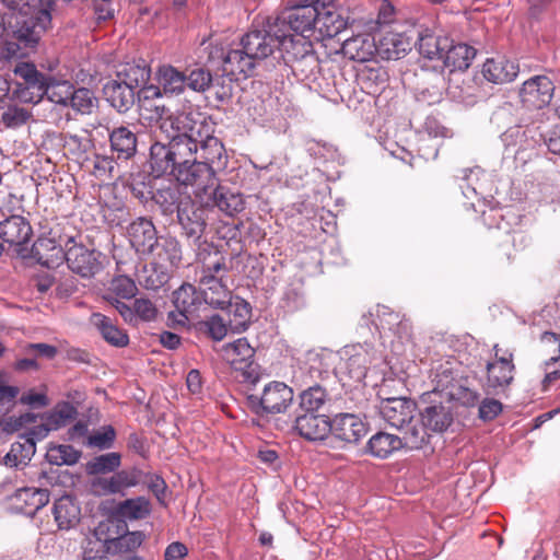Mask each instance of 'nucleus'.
<instances>
[{"label":"nucleus","instance_id":"a211bd4d","mask_svg":"<svg viewBox=\"0 0 560 560\" xmlns=\"http://www.w3.org/2000/svg\"><path fill=\"white\" fill-rule=\"evenodd\" d=\"M159 85L145 88V97L162 95H179L186 89V74L175 67L166 65L161 66L156 72Z\"/></svg>","mask_w":560,"mask_h":560},{"label":"nucleus","instance_id":"4468645a","mask_svg":"<svg viewBox=\"0 0 560 560\" xmlns=\"http://www.w3.org/2000/svg\"><path fill=\"white\" fill-rule=\"evenodd\" d=\"M22 16L23 20L19 22L20 26L15 31L16 38L25 47L32 48L50 26L51 13L49 8L45 7Z\"/></svg>","mask_w":560,"mask_h":560},{"label":"nucleus","instance_id":"864d4df0","mask_svg":"<svg viewBox=\"0 0 560 560\" xmlns=\"http://www.w3.org/2000/svg\"><path fill=\"white\" fill-rule=\"evenodd\" d=\"M158 257L167 261L172 267H177L182 261V248L179 242L172 236H161L155 246Z\"/></svg>","mask_w":560,"mask_h":560},{"label":"nucleus","instance_id":"69168bd1","mask_svg":"<svg viewBox=\"0 0 560 560\" xmlns=\"http://www.w3.org/2000/svg\"><path fill=\"white\" fill-rule=\"evenodd\" d=\"M228 305L231 307V312L234 314L235 328L238 330H245L250 317V304L243 299L236 298L234 302L230 301V304Z\"/></svg>","mask_w":560,"mask_h":560},{"label":"nucleus","instance_id":"49530a36","mask_svg":"<svg viewBox=\"0 0 560 560\" xmlns=\"http://www.w3.org/2000/svg\"><path fill=\"white\" fill-rule=\"evenodd\" d=\"M228 270L225 257L214 249L202 260L200 279H223Z\"/></svg>","mask_w":560,"mask_h":560},{"label":"nucleus","instance_id":"3c124183","mask_svg":"<svg viewBox=\"0 0 560 560\" xmlns=\"http://www.w3.org/2000/svg\"><path fill=\"white\" fill-rule=\"evenodd\" d=\"M97 98L94 93L86 88L75 89L72 84L70 100L68 105L80 114H91L97 106Z\"/></svg>","mask_w":560,"mask_h":560},{"label":"nucleus","instance_id":"c9c22d12","mask_svg":"<svg viewBox=\"0 0 560 560\" xmlns=\"http://www.w3.org/2000/svg\"><path fill=\"white\" fill-rule=\"evenodd\" d=\"M201 287V295L206 304L213 308L223 310L231 300V291L223 283L222 278L218 279H199Z\"/></svg>","mask_w":560,"mask_h":560},{"label":"nucleus","instance_id":"e2e57ef3","mask_svg":"<svg viewBox=\"0 0 560 560\" xmlns=\"http://www.w3.org/2000/svg\"><path fill=\"white\" fill-rule=\"evenodd\" d=\"M306 151L315 160L327 162L338 158L337 149L328 143L310 140L306 142Z\"/></svg>","mask_w":560,"mask_h":560},{"label":"nucleus","instance_id":"4be33fe9","mask_svg":"<svg viewBox=\"0 0 560 560\" xmlns=\"http://www.w3.org/2000/svg\"><path fill=\"white\" fill-rule=\"evenodd\" d=\"M129 242L139 255H150L160 237L151 220L138 218L127 229Z\"/></svg>","mask_w":560,"mask_h":560},{"label":"nucleus","instance_id":"7c9ffc66","mask_svg":"<svg viewBox=\"0 0 560 560\" xmlns=\"http://www.w3.org/2000/svg\"><path fill=\"white\" fill-rule=\"evenodd\" d=\"M52 514L58 528L68 530L79 524L81 509L73 497L66 494L55 501Z\"/></svg>","mask_w":560,"mask_h":560},{"label":"nucleus","instance_id":"9d476101","mask_svg":"<svg viewBox=\"0 0 560 560\" xmlns=\"http://www.w3.org/2000/svg\"><path fill=\"white\" fill-rule=\"evenodd\" d=\"M174 312H170L168 319L176 325L185 326L198 318V311L206 304L201 293L190 283L182 284L173 293Z\"/></svg>","mask_w":560,"mask_h":560},{"label":"nucleus","instance_id":"0eeeda50","mask_svg":"<svg viewBox=\"0 0 560 560\" xmlns=\"http://www.w3.org/2000/svg\"><path fill=\"white\" fill-rule=\"evenodd\" d=\"M220 357L235 372H238L244 382L255 384L258 381L257 364L254 362L255 349L247 338L242 337L221 347Z\"/></svg>","mask_w":560,"mask_h":560},{"label":"nucleus","instance_id":"680f3d73","mask_svg":"<svg viewBox=\"0 0 560 560\" xmlns=\"http://www.w3.org/2000/svg\"><path fill=\"white\" fill-rule=\"evenodd\" d=\"M117 159L113 155L95 154L93 160V174L102 179L113 178L116 175Z\"/></svg>","mask_w":560,"mask_h":560},{"label":"nucleus","instance_id":"4c0bfd02","mask_svg":"<svg viewBox=\"0 0 560 560\" xmlns=\"http://www.w3.org/2000/svg\"><path fill=\"white\" fill-rule=\"evenodd\" d=\"M412 44L408 36L401 33H387L378 43V51L386 59L397 60L411 50Z\"/></svg>","mask_w":560,"mask_h":560},{"label":"nucleus","instance_id":"f3484780","mask_svg":"<svg viewBox=\"0 0 560 560\" xmlns=\"http://www.w3.org/2000/svg\"><path fill=\"white\" fill-rule=\"evenodd\" d=\"M513 354L498 357L493 362L487 363V380L485 390L487 394H499L504 392L514 380Z\"/></svg>","mask_w":560,"mask_h":560},{"label":"nucleus","instance_id":"774afa93","mask_svg":"<svg viewBox=\"0 0 560 560\" xmlns=\"http://www.w3.org/2000/svg\"><path fill=\"white\" fill-rule=\"evenodd\" d=\"M133 314L136 317V325L139 322H152L158 316L156 306L149 299H136L133 302Z\"/></svg>","mask_w":560,"mask_h":560},{"label":"nucleus","instance_id":"bb28decb","mask_svg":"<svg viewBox=\"0 0 560 560\" xmlns=\"http://www.w3.org/2000/svg\"><path fill=\"white\" fill-rule=\"evenodd\" d=\"M483 78L494 84L510 83L520 72L518 63L504 57L489 58L482 66Z\"/></svg>","mask_w":560,"mask_h":560},{"label":"nucleus","instance_id":"cd10ccee","mask_svg":"<svg viewBox=\"0 0 560 560\" xmlns=\"http://www.w3.org/2000/svg\"><path fill=\"white\" fill-rule=\"evenodd\" d=\"M110 150L117 160H130L137 153V136L128 126L114 127L108 133Z\"/></svg>","mask_w":560,"mask_h":560},{"label":"nucleus","instance_id":"5701e85b","mask_svg":"<svg viewBox=\"0 0 560 560\" xmlns=\"http://www.w3.org/2000/svg\"><path fill=\"white\" fill-rule=\"evenodd\" d=\"M331 431L335 438L347 442L357 443L363 438L368 428L363 420L354 413H339L330 420Z\"/></svg>","mask_w":560,"mask_h":560},{"label":"nucleus","instance_id":"e433bc0d","mask_svg":"<svg viewBox=\"0 0 560 560\" xmlns=\"http://www.w3.org/2000/svg\"><path fill=\"white\" fill-rule=\"evenodd\" d=\"M150 75L151 70L144 60L124 63L117 71V79L135 91L144 88Z\"/></svg>","mask_w":560,"mask_h":560},{"label":"nucleus","instance_id":"9b49d317","mask_svg":"<svg viewBox=\"0 0 560 560\" xmlns=\"http://www.w3.org/2000/svg\"><path fill=\"white\" fill-rule=\"evenodd\" d=\"M501 140L506 152L525 161L530 158V152L540 144L542 133L535 126H513L502 133Z\"/></svg>","mask_w":560,"mask_h":560},{"label":"nucleus","instance_id":"412c9836","mask_svg":"<svg viewBox=\"0 0 560 560\" xmlns=\"http://www.w3.org/2000/svg\"><path fill=\"white\" fill-rule=\"evenodd\" d=\"M14 73L24 80L25 88L19 94V100L23 102L36 103L47 92L48 77L40 73L34 65L24 62L16 66Z\"/></svg>","mask_w":560,"mask_h":560},{"label":"nucleus","instance_id":"6e6d98bb","mask_svg":"<svg viewBox=\"0 0 560 560\" xmlns=\"http://www.w3.org/2000/svg\"><path fill=\"white\" fill-rule=\"evenodd\" d=\"M35 453V443L31 440H26L24 444L13 443L11 450L3 457V464L8 467H19L21 464H26V459H30V455Z\"/></svg>","mask_w":560,"mask_h":560},{"label":"nucleus","instance_id":"aec40b11","mask_svg":"<svg viewBox=\"0 0 560 560\" xmlns=\"http://www.w3.org/2000/svg\"><path fill=\"white\" fill-rule=\"evenodd\" d=\"M139 483V470H119L109 477H98L92 481V490L98 495L125 494V490Z\"/></svg>","mask_w":560,"mask_h":560},{"label":"nucleus","instance_id":"5fc2aeb1","mask_svg":"<svg viewBox=\"0 0 560 560\" xmlns=\"http://www.w3.org/2000/svg\"><path fill=\"white\" fill-rule=\"evenodd\" d=\"M327 392L319 385H314L300 394V407L305 412L316 413L327 401Z\"/></svg>","mask_w":560,"mask_h":560},{"label":"nucleus","instance_id":"2eb2a0df","mask_svg":"<svg viewBox=\"0 0 560 560\" xmlns=\"http://www.w3.org/2000/svg\"><path fill=\"white\" fill-rule=\"evenodd\" d=\"M553 92L555 85L548 77L536 75L523 83L520 97L525 106L540 109L549 105Z\"/></svg>","mask_w":560,"mask_h":560},{"label":"nucleus","instance_id":"473e14b6","mask_svg":"<svg viewBox=\"0 0 560 560\" xmlns=\"http://www.w3.org/2000/svg\"><path fill=\"white\" fill-rule=\"evenodd\" d=\"M377 49L369 34H359L342 42L341 51L345 57L354 61H369Z\"/></svg>","mask_w":560,"mask_h":560},{"label":"nucleus","instance_id":"37998d69","mask_svg":"<svg viewBox=\"0 0 560 560\" xmlns=\"http://www.w3.org/2000/svg\"><path fill=\"white\" fill-rule=\"evenodd\" d=\"M117 513L128 520H143L151 513L150 501L144 497L127 499L117 505Z\"/></svg>","mask_w":560,"mask_h":560},{"label":"nucleus","instance_id":"052dcab7","mask_svg":"<svg viewBox=\"0 0 560 560\" xmlns=\"http://www.w3.org/2000/svg\"><path fill=\"white\" fill-rule=\"evenodd\" d=\"M212 83V74L209 70L198 67L186 74V88L195 92L207 91Z\"/></svg>","mask_w":560,"mask_h":560},{"label":"nucleus","instance_id":"b1692460","mask_svg":"<svg viewBox=\"0 0 560 560\" xmlns=\"http://www.w3.org/2000/svg\"><path fill=\"white\" fill-rule=\"evenodd\" d=\"M295 430L308 441H323L331 431L330 420L324 415L305 412L296 417Z\"/></svg>","mask_w":560,"mask_h":560},{"label":"nucleus","instance_id":"58836bf2","mask_svg":"<svg viewBox=\"0 0 560 560\" xmlns=\"http://www.w3.org/2000/svg\"><path fill=\"white\" fill-rule=\"evenodd\" d=\"M137 280L147 290L158 291L170 280V273L162 264L143 265L137 271Z\"/></svg>","mask_w":560,"mask_h":560},{"label":"nucleus","instance_id":"0e129e2a","mask_svg":"<svg viewBox=\"0 0 560 560\" xmlns=\"http://www.w3.org/2000/svg\"><path fill=\"white\" fill-rule=\"evenodd\" d=\"M116 438V431L112 425H104L88 438V445L100 450L109 448Z\"/></svg>","mask_w":560,"mask_h":560},{"label":"nucleus","instance_id":"4d7b16f0","mask_svg":"<svg viewBox=\"0 0 560 560\" xmlns=\"http://www.w3.org/2000/svg\"><path fill=\"white\" fill-rule=\"evenodd\" d=\"M198 325L199 330L214 341L223 340L229 331L226 322L218 314L209 316L207 319L199 322Z\"/></svg>","mask_w":560,"mask_h":560},{"label":"nucleus","instance_id":"f257e3e1","mask_svg":"<svg viewBox=\"0 0 560 560\" xmlns=\"http://www.w3.org/2000/svg\"><path fill=\"white\" fill-rule=\"evenodd\" d=\"M182 131L186 147L190 149L189 175L197 191H206L217 185V173L228 165V154L223 143L214 137V122L201 113H178L170 116L165 124Z\"/></svg>","mask_w":560,"mask_h":560},{"label":"nucleus","instance_id":"c03bdc74","mask_svg":"<svg viewBox=\"0 0 560 560\" xmlns=\"http://www.w3.org/2000/svg\"><path fill=\"white\" fill-rule=\"evenodd\" d=\"M214 201L217 207L230 217L244 209L243 196L222 187L214 190Z\"/></svg>","mask_w":560,"mask_h":560},{"label":"nucleus","instance_id":"423d86ee","mask_svg":"<svg viewBox=\"0 0 560 560\" xmlns=\"http://www.w3.org/2000/svg\"><path fill=\"white\" fill-rule=\"evenodd\" d=\"M293 389L283 382L267 383L260 394L247 396L248 408L257 416L285 412L293 401Z\"/></svg>","mask_w":560,"mask_h":560},{"label":"nucleus","instance_id":"f03ea898","mask_svg":"<svg viewBox=\"0 0 560 560\" xmlns=\"http://www.w3.org/2000/svg\"><path fill=\"white\" fill-rule=\"evenodd\" d=\"M240 46L238 49L221 51L222 71L235 80L249 77L256 61L267 58L276 49L289 61L305 58L312 52V46L304 38L293 42L277 28L275 22L266 30H254L245 34Z\"/></svg>","mask_w":560,"mask_h":560},{"label":"nucleus","instance_id":"603ef678","mask_svg":"<svg viewBox=\"0 0 560 560\" xmlns=\"http://www.w3.org/2000/svg\"><path fill=\"white\" fill-rule=\"evenodd\" d=\"M46 457L52 465L72 466L77 464L81 457V452L69 444L55 445L48 448Z\"/></svg>","mask_w":560,"mask_h":560},{"label":"nucleus","instance_id":"8fccbe9b","mask_svg":"<svg viewBox=\"0 0 560 560\" xmlns=\"http://www.w3.org/2000/svg\"><path fill=\"white\" fill-rule=\"evenodd\" d=\"M184 197L185 196L179 194V189L176 185L158 189L153 195L154 201L160 206L164 214L178 213V206Z\"/></svg>","mask_w":560,"mask_h":560},{"label":"nucleus","instance_id":"f8f14e48","mask_svg":"<svg viewBox=\"0 0 560 560\" xmlns=\"http://www.w3.org/2000/svg\"><path fill=\"white\" fill-rule=\"evenodd\" d=\"M341 358L349 376L355 382H361L366 376L369 368L381 357L371 343L364 342L346 346L341 351Z\"/></svg>","mask_w":560,"mask_h":560},{"label":"nucleus","instance_id":"ddd939ff","mask_svg":"<svg viewBox=\"0 0 560 560\" xmlns=\"http://www.w3.org/2000/svg\"><path fill=\"white\" fill-rule=\"evenodd\" d=\"M208 209L201 203L185 196L178 206L177 220L184 234L194 241L199 240L206 230Z\"/></svg>","mask_w":560,"mask_h":560},{"label":"nucleus","instance_id":"338daca9","mask_svg":"<svg viewBox=\"0 0 560 560\" xmlns=\"http://www.w3.org/2000/svg\"><path fill=\"white\" fill-rule=\"evenodd\" d=\"M110 289L120 299H132L138 293L136 282L128 276H118L113 279Z\"/></svg>","mask_w":560,"mask_h":560},{"label":"nucleus","instance_id":"72a5a7b5","mask_svg":"<svg viewBox=\"0 0 560 560\" xmlns=\"http://www.w3.org/2000/svg\"><path fill=\"white\" fill-rule=\"evenodd\" d=\"M104 96L119 113L127 112L136 100V91L118 79L107 82L103 88Z\"/></svg>","mask_w":560,"mask_h":560},{"label":"nucleus","instance_id":"7ed1b4c3","mask_svg":"<svg viewBox=\"0 0 560 560\" xmlns=\"http://www.w3.org/2000/svg\"><path fill=\"white\" fill-rule=\"evenodd\" d=\"M167 143L155 142L150 148V168L154 177L168 176L185 186H192V179L184 178L189 175L190 149L186 147L183 132L172 129Z\"/></svg>","mask_w":560,"mask_h":560},{"label":"nucleus","instance_id":"20e7f679","mask_svg":"<svg viewBox=\"0 0 560 560\" xmlns=\"http://www.w3.org/2000/svg\"><path fill=\"white\" fill-rule=\"evenodd\" d=\"M436 390L448 401L470 408L480 402V394L467 377L458 376L451 368L441 366L433 378Z\"/></svg>","mask_w":560,"mask_h":560},{"label":"nucleus","instance_id":"09e8293b","mask_svg":"<svg viewBox=\"0 0 560 560\" xmlns=\"http://www.w3.org/2000/svg\"><path fill=\"white\" fill-rule=\"evenodd\" d=\"M75 407L68 402H61L47 416L45 431L58 430L67 425L77 416Z\"/></svg>","mask_w":560,"mask_h":560},{"label":"nucleus","instance_id":"a19ab883","mask_svg":"<svg viewBox=\"0 0 560 560\" xmlns=\"http://www.w3.org/2000/svg\"><path fill=\"white\" fill-rule=\"evenodd\" d=\"M447 46H450L448 37L438 36L429 31L421 33L418 38V49L420 55L430 60H441Z\"/></svg>","mask_w":560,"mask_h":560},{"label":"nucleus","instance_id":"a878e982","mask_svg":"<svg viewBox=\"0 0 560 560\" xmlns=\"http://www.w3.org/2000/svg\"><path fill=\"white\" fill-rule=\"evenodd\" d=\"M33 235L30 222L22 215H11L0 222V238L10 246L21 247Z\"/></svg>","mask_w":560,"mask_h":560},{"label":"nucleus","instance_id":"dca6fc26","mask_svg":"<svg viewBox=\"0 0 560 560\" xmlns=\"http://www.w3.org/2000/svg\"><path fill=\"white\" fill-rule=\"evenodd\" d=\"M416 404L405 397H392L381 401V417L393 428L404 430L413 420Z\"/></svg>","mask_w":560,"mask_h":560},{"label":"nucleus","instance_id":"1a4fd4ad","mask_svg":"<svg viewBox=\"0 0 560 560\" xmlns=\"http://www.w3.org/2000/svg\"><path fill=\"white\" fill-rule=\"evenodd\" d=\"M95 532V539H89L84 550L85 558L89 560L104 559L108 553L129 552L141 546L144 535L141 532H131L116 538L102 539L97 537L98 530Z\"/></svg>","mask_w":560,"mask_h":560},{"label":"nucleus","instance_id":"bf43d9fd","mask_svg":"<svg viewBox=\"0 0 560 560\" xmlns=\"http://www.w3.org/2000/svg\"><path fill=\"white\" fill-rule=\"evenodd\" d=\"M539 191L545 203L560 202V173L547 175L539 184Z\"/></svg>","mask_w":560,"mask_h":560},{"label":"nucleus","instance_id":"f704fd0d","mask_svg":"<svg viewBox=\"0 0 560 560\" xmlns=\"http://www.w3.org/2000/svg\"><path fill=\"white\" fill-rule=\"evenodd\" d=\"M90 323L109 345L117 348H122L128 345V335L120 329L110 317L101 313H93L90 317Z\"/></svg>","mask_w":560,"mask_h":560},{"label":"nucleus","instance_id":"c85d7f7f","mask_svg":"<svg viewBox=\"0 0 560 560\" xmlns=\"http://www.w3.org/2000/svg\"><path fill=\"white\" fill-rule=\"evenodd\" d=\"M347 26V21L332 5L318 2V16L316 18L317 38H332L339 35Z\"/></svg>","mask_w":560,"mask_h":560},{"label":"nucleus","instance_id":"a18cd8bd","mask_svg":"<svg viewBox=\"0 0 560 560\" xmlns=\"http://www.w3.org/2000/svg\"><path fill=\"white\" fill-rule=\"evenodd\" d=\"M121 464L119 453L110 452L95 456L86 463V472L89 475H104L115 472Z\"/></svg>","mask_w":560,"mask_h":560},{"label":"nucleus","instance_id":"6e6552de","mask_svg":"<svg viewBox=\"0 0 560 560\" xmlns=\"http://www.w3.org/2000/svg\"><path fill=\"white\" fill-rule=\"evenodd\" d=\"M436 390L422 394L420 417L424 425L435 433L445 432L453 423L454 416L450 402Z\"/></svg>","mask_w":560,"mask_h":560},{"label":"nucleus","instance_id":"6ab92c4d","mask_svg":"<svg viewBox=\"0 0 560 560\" xmlns=\"http://www.w3.org/2000/svg\"><path fill=\"white\" fill-rule=\"evenodd\" d=\"M65 261L69 269L84 278L92 277L100 269L94 252L89 250L83 245L75 244L73 238H70L67 243Z\"/></svg>","mask_w":560,"mask_h":560},{"label":"nucleus","instance_id":"2f4dec72","mask_svg":"<svg viewBox=\"0 0 560 560\" xmlns=\"http://www.w3.org/2000/svg\"><path fill=\"white\" fill-rule=\"evenodd\" d=\"M476 54L477 50L472 46L464 43L454 44L450 38V46L444 50L441 60L450 72L464 71L470 67Z\"/></svg>","mask_w":560,"mask_h":560},{"label":"nucleus","instance_id":"39448f33","mask_svg":"<svg viewBox=\"0 0 560 560\" xmlns=\"http://www.w3.org/2000/svg\"><path fill=\"white\" fill-rule=\"evenodd\" d=\"M317 16L318 1L291 8L281 18H278L275 24L293 42L304 38L313 47L310 37L316 33Z\"/></svg>","mask_w":560,"mask_h":560},{"label":"nucleus","instance_id":"de8ad7c7","mask_svg":"<svg viewBox=\"0 0 560 560\" xmlns=\"http://www.w3.org/2000/svg\"><path fill=\"white\" fill-rule=\"evenodd\" d=\"M31 113L16 104H0V125L7 128H19L27 122Z\"/></svg>","mask_w":560,"mask_h":560},{"label":"nucleus","instance_id":"13d9d810","mask_svg":"<svg viewBox=\"0 0 560 560\" xmlns=\"http://www.w3.org/2000/svg\"><path fill=\"white\" fill-rule=\"evenodd\" d=\"M47 92L44 95H48L51 102L68 106L72 83L69 81L58 82L54 78L48 77L47 79Z\"/></svg>","mask_w":560,"mask_h":560},{"label":"nucleus","instance_id":"79ce46f5","mask_svg":"<svg viewBox=\"0 0 560 560\" xmlns=\"http://www.w3.org/2000/svg\"><path fill=\"white\" fill-rule=\"evenodd\" d=\"M402 435L399 436L401 446L408 450H419L429 442V428L424 425L422 420L417 422H409L400 430Z\"/></svg>","mask_w":560,"mask_h":560},{"label":"nucleus","instance_id":"393cba45","mask_svg":"<svg viewBox=\"0 0 560 560\" xmlns=\"http://www.w3.org/2000/svg\"><path fill=\"white\" fill-rule=\"evenodd\" d=\"M65 252L66 249H63L61 245L57 244L56 240L47 236H40L32 246L31 257L39 265L48 269H54L63 264Z\"/></svg>","mask_w":560,"mask_h":560},{"label":"nucleus","instance_id":"ea45409f","mask_svg":"<svg viewBox=\"0 0 560 560\" xmlns=\"http://www.w3.org/2000/svg\"><path fill=\"white\" fill-rule=\"evenodd\" d=\"M399 436L386 432H377L368 442L370 454L377 458H387L402 448Z\"/></svg>","mask_w":560,"mask_h":560},{"label":"nucleus","instance_id":"c756f323","mask_svg":"<svg viewBox=\"0 0 560 560\" xmlns=\"http://www.w3.org/2000/svg\"><path fill=\"white\" fill-rule=\"evenodd\" d=\"M14 500L21 513L33 517L49 502V492L43 488L24 487L16 490Z\"/></svg>","mask_w":560,"mask_h":560}]
</instances>
